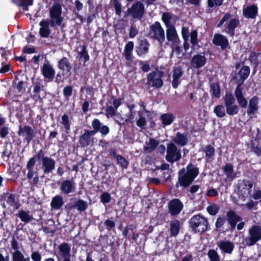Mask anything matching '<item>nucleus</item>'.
Returning <instances> with one entry per match:
<instances>
[{
    "instance_id": "nucleus-1",
    "label": "nucleus",
    "mask_w": 261,
    "mask_h": 261,
    "mask_svg": "<svg viewBox=\"0 0 261 261\" xmlns=\"http://www.w3.org/2000/svg\"><path fill=\"white\" fill-rule=\"evenodd\" d=\"M37 161L42 162L41 168L44 175L49 174L55 168V160L49 156H45V152L42 149L36 152L35 154L30 158L26 165L28 170L27 178L32 187H37L39 181L38 176L39 169L36 167L34 170V166Z\"/></svg>"
},
{
    "instance_id": "nucleus-2",
    "label": "nucleus",
    "mask_w": 261,
    "mask_h": 261,
    "mask_svg": "<svg viewBox=\"0 0 261 261\" xmlns=\"http://www.w3.org/2000/svg\"><path fill=\"white\" fill-rule=\"evenodd\" d=\"M62 10V6L59 3H56L49 9L50 19L47 20L43 19L39 22L41 27L39 34L41 37L47 38L49 36L50 33L49 25L53 28H57V27H61V28L65 27Z\"/></svg>"
},
{
    "instance_id": "nucleus-3",
    "label": "nucleus",
    "mask_w": 261,
    "mask_h": 261,
    "mask_svg": "<svg viewBox=\"0 0 261 261\" xmlns=\"http://www.w3.org/2000/svg\"><path fill=\"white\" fill-rule=\"evenodd\" d=\"M199 173V168L193 164L189 163L186 168H182L178 171V178L175 187H181L184 189L189 187Z\"/></svg>"
},
{
    "instance_id": "nucleus-4",
    "label": "nucleus",
    "mask_w": 261,
    "mask_h": 261,
    "mask_svg": "<svg viewBox=\"0 0 261 261\" xmlns=\"http://www.w3.org/2000/svg\"><path fill=\"white\" fill-rule=\"evenodd\" d=\"M250 71V69L249 66H243L238 72V74L240 75V78L237 82L238 85L234 90V94L238 103L242 109H246L248 106V100L244 95L242 85L249 76Z\"/></svg>"
},
{
    "instance_id": "nucleus-5",
    "label": "nucleus",
    "mask_w": 261,
    "mask_h": 261,
    "mask_svg": "<svg viewBox=\"0 0 261 261\" xmlns=\"http://www.w3.org/2000/svg\"><path fill=\"white\" fill-rule=\"evenodd\" d=\"M190 228L194 233H202L208 229L207 219L200 214L193 216L189 221Z\"/></svg>"
},
{
    "instance_id": "nucleus-6",
    "label": "nucleus",
    "mask_w": 261,
    "mask_h": 261,
    "mask_svg": "<svg viewBox=\"0 0 261 261\" xmlns=\"http://www.w3.org/2000/svg\"><path fill=\"white\" fill-rule=\"evenodd\" d=\"M147 37L156 40L161 46L163 45L165 40V31L160 22L156 21L149 27Z\"/></svg>"
},
{
    "instance_id": "nucleus-7",
    "label": "nucleus",
    "mask_w": 261,
    "mask_h": 261,
    "mask_svg": "<svg viewBox=\"0 0 261 261\" xmlns=\"http://www.w3.org/2000/svg\"><path fill=\"white\" fill-rule=\"evenodd\" d=\"M236 96L231 92H226L223 97V101L226 108V114L230 116L236 115L238 114L241 108L238 105H235Z\"/></svg>"
},
{
    "instance_id": "nucleus-8",
    "label": "nucleus",
    "mask_w": 261,
    "mask_h": 261,
    "mask_svg": "<svg viewBox=\"0 0 261 261\" xmlns=\"http://www.w3.org/2000/svg\"><path fill=\"white\" fill-rule=\"evenodd\" d=\"M249 236L243 239L242 244L244 246L254 245L261 240V226L258 225H253L249 229Z\"/></svg>"
},
{
    "instance_id": "nucleus-9",
    "label": "nucleus",
    "mask_w": 261,
    "mask_h": 261,
    "mask_svg": "<svg viewBox=\"0 0 261 261\" xmlns=\"http://www.w3.org/2000/svg\"><path fill=\"white\" fill-rule=\"evenodd\" d=\"M253 182L251 180L244 179L239 181L237 186V194L239 199L245 201L247 198L251 197Z\"/></svg>"
},
{
    "instance_id": "nucleus-10",
    "label": "nucleus",
    "mask_w": 261,
    "mask_h": 261,
    "mask_svg": "<svg viewBox=\"0 0 261 261\" xmlns=\"http://www.w3.org/2000/svg\"><path fill=\"white\" fill-rule=\"evenodd\" d=\"M181 158V150L178 148L177 146L172 142L167 144L166 155L165 156L166 161L171 164H173L179 161Z\"/></svg>"
},
{
    "instance_id": "nucleus-11",
    "label": "nucleus",
    "mask_w": 261,
    "mask_h": 261,
    "mask_svg": "<svg viewBox=\"0 0 261 261\" xmlns=\"http://www.w3.org/2000/svg\"><path fill=\"white\" fill-rule=\"evenodd\" d=\"M164 75V73L162 71L151 72L147 74V84L155 88H161L164 84V82L162 79Z\"/></svg>"
},
{
    "instance_id": "nucleus-12",
    "label": "nucleus",
    "mask_w": 261,
    "mask_h": 261,
    "mask_svg": "<svg viewBox=\"0 0 261 261\" xmlns=\"http://www.w3.org/2000/svg\"><path fill=\"white\" fill-rule=\"evenodd\" d=\"M145 13L144 5L140 1L133 4L130 8H128L124 17L130 15L133 18L141 20Z\"/></svg>"
},
{
    "instance_id": "nucleus-13",
    "label": "nucleus",
    "mask_w": 261,
    "mask_h": 261,
    "mask_svg": "<svg viewBox=\"0 0 261 261\" xmlns=\"http://www.w3.org/2000/svg\"><path fill=\"white\" fill-rule=\"evenodd\" d=\"M59 251L55 253L58 261H72L70 259V246L67 243H62L58 246Z\"/></svg>"
},
{
    "instance_id": "nucleus-14",
    "label": "nucleus",
    "mask_w": 261,
    "mask_h": 261,
    "mask_svg": "<svg viewBox=\"0 0 261 261\" xmlns=\"http://www.w3.org/2000/svg\"><path fill=\"white\" fill-rule=\"evenodd\" d=\"M226 218L224 215H220L216 219L215 222V230L221 233L233 232L230 225L227 223Z\"/></svg>"
},
{
    "instance_id": "nucleus-15",
    "label": "nucleus",
    "mask_w": 261,
    "mask_h": 261,
    "mask_svg": "<svg viewBox=\"0 0 261 261\" xmlns=\"http://www.w3.org/2000/svg\"><path fill=\"white\" fill-rule=\"evenodd\" d=\"M184 208V204L179 198H173L168 203V212L172 216L179 215Z\"/></svg>"
},
{
    "instance_id": "nucleus-16",
    "label": "nucleus",
    "mask_w": 261,
    "mask_h": 261,
    "mask_svg": "<svg viewBox=\"0 0 261 261\" xmlns=\"http://www.w3.org/2000/svg\"><path fill=\"white\" fill-rule=\"evenodd\" d=\"M0 200H4L7 204L14 210L19 208L20 205L19 200L16 198V194L8 191L0 195Z\"/></svg>"
},
{
    "instance_id": "nucleus-17",
    "label": "nucleus",
    "mask_w": 261,
    "mask_h": 261,
    "mask_svg": "<svg viewBox=\"0 0 261 261\" xmlns=\"http://www.w3.org/2000/svg\"><path fill=\"white\" fill-rule=\"evenodd\" d=\"M94 135L89 129H85L84 133L79 137V146L82 148L92 146L94 143Z\"/></svg>"
},
{
    "instance_id": "nucleus-18",
    "label": "nucleus",
    "mask_w": 261,
    "mask_h": 261,
    "mask_svg": "<svg viewBox=\"0 0 261 261\" xmlns=\"http://www.w3.org/2000/svg\"><path fill=\"white\" fill-rule=\"evenodd\" d=\"M92 130H89L94 135L98 132H100L102 137L108 135L110 132L109 127L106 125H102L98 119H94L91 123Z\"/></svg>"
},
{
    "instance_id": "nucleus-19",
    "label": "nucleus",
    "mask_w": 261,
    "mask_h": 261,
    "mask_svg": "<svg viewBox=\"0 0 261 261\" xmlns=\"http://www.w3.org/2000/svg\"><path fill=\"white\" fill-rule=\"evenodd\" d=\"M225 216L227 223L233 232L236 229L237 224L242 220V217L238 215L236 211L232 210L227 211Z\"/></svg>"
},
{
    "instance_id": "nucleus-20",
    "label": "nucleus",
    "mask_w": 261,
    "mask_h": 261,
    "mask_svg": "<svg viewBox=\"0 0 261 261\" xmlns=\"http://www.w3.org/2000/svg\"><path fill=\"white\" fill-rule=\"evenodd\" d=\"M17 134L19 136H25V140L29 144L35 137V133L32 128L29 125L22 126L19 125Z\"/></svg>"
},
{
    "instance_id": "nucleus-21",
    "label": "nucleus",
    "mask_w": 261,
    "mask_h": 261,
    "mask_svg": "<svg viewBox=\"0 0 261 261\" xmlns=\"http://www.w3.org/2000/svg\"><path fill=\"white\" fill-rule=\"evenodd\" d=\"M41 71L45 82H51L53 81L56 72L51 65L49 63L44 64L41 68Z\"/></svg>"
},
{
    "instance_id": "nucleus-22",
    "label": "nucleus",
    "mask_w": 261,
    "mask_h": 261,
    "mask_svg": "<svg viewBox=\"0 0 261 261\" xmlns=\"http://www.w3.org/2000/svg\"><path fill=\"white\" fill-rule=\"evenodd\" d=\"M212 42L214 45L220 46L222 50L226 49L229 46L228 38L226 36L218 33L214 34Z\"/></svg>"
},
{
    "instance_id": "nucleus-23",
    "label": "nucleus",
    "mask_w": 261,
    "mask_h": 261,
    "mask_svg": "<svg viewBox=\"0 0 261 261\" xmlns=\"http://www.w3.org/2000/svg\"><path fill=\"white\" fill-rule=\"evenodd\" d=\"M258 101L259 98L257 96H254L250 99L249 101L248 107L247 110V113L250 118L254 117L255 114L257 112L258 110Z\"/></svg>"
},
{
    "instance_id": "nucleus-24",
    "label": "nucleus",
    "mask_w": 261,
    "mask_h": 261,
    "mask_svg": "<svg viewBox=\"0 0 261 261\" xmlns=\"http://www.w3.org/2000/svg\"><path fill=\"white\" fill-rule=\"evenodd\" d=\"M184 74V71L180 66L177 67H174L172 70V86L173 88L176 89L178 88L179 85L180 84V78Z\"/></svg>"
},
{
    "instance_id": "nucleus-25",
    "label": "nucleus",
    "mask_w": 261,
    "mask_h": 261,
    "mask_svg": "<svg viewBox=\"0 0 261 261\" xmlns=\"http://www.w3.org/2000/svg\"><path fill=\"white\" fill-rule=\"evenodd\" d=\"M150 43L148 41L143 38L138 40V45L136 47V52L138 56L142 57L146 55L149 51Z\"/></svg>"
},
{
    "instance_id": "nucleus-26",
    "label": "nucleus",
    "mask_w": 261,
    "mask_h": 261,
    "mask_svg": "<svg viewBox=\"0 0 261 261\" xmlns=\"http://www.w3.org/2000/svg\"><path fill=\"white\" fill-rule=\"evenodd\" d=\"M60 189L62 193L68 195L75 191V183L72 179H66L62 182Z\"/></svg>"
},
{
    "instance_id": "nucleus-27",
    "label": "nucleus",
    "mask_w": 261,
    "mask_h": 261,
    "mask_svg": "<svg viewBox=\"0 0 261 261\" xmlns=\"http://www.w3.org/2000/svg\"><path fill=\"white\" fill-rule=\"evenodd\" d=\"M243 15L246 18L255 19L258 15V7L255 4L243 8Z\"/></svg>"
},
{
    "instance_id": "nucleus-28",
    "label": "nucleus",
    "mask_w": 261,
    "mask_h": 261,
    "mask_svg": "<svg viewBox=\"0 0 261 261\" xmlns=\"http://www.w3.org/2000/svg\"><path fill=\"white\" fill-rule=\"evenodd\" d=\"M57 67L63 72L66 73H70L72 70V67L70 63L69 60L65 57H63L57 63Z\"/></svg>"
},
{
    "instance_id": "nucleus-29",
    "label": "nucleus",
    "mask_w": 261,
    "mask_h": 261,
    "mask_svg": "<svg viewBox=\"0 0 261 261\" xmlns=\"http://www.w3.org/2000/svg\"><path fill=\"white\" fill-rule=\"evenodd\" d=\"M173 143L180 146L186 145L189 141L188 133H181L180 132H176L175 137L172 139Z\"/></svg>"
},
{
    "instance_id": "nucleus-30",
    "label": "nucleus",
    "mask_w": 261,
    "mask_h": 261,
    "mask_svg": "<svg viewBox=\"0 0 261 261\" xmlns=\"http://www.w3.org/2000/svg\"><path fill=\"white\" fill-rule=\"evenodd\" d=\"M218 246L221 249L222 254H231L234 248L233 243L230 241H221L218 243Z\"/></svg>"
},
{
    "instance_id": "nucleus-31",
    "label": "nucleus",
    "mask_w": 261,
    "mask_h": 261,
    "mask_svg": "<svg viewBox=\"0 0 261 261\" xmlns=\"http://www.w3.org/2000/svg\"><path fill=\"white\" fill-rule=\"evenodd\" d=\"M191 62L194 67L198 69L205 65L206 58L204 53L203 55L198 54L193 56Z\"/></svg>"
},
{
    "instance_id": "nucleus-32",
    "label": "nucleus",
    "mask_w": 261,
    "mask_h": 261,
    "mask_svg": "<svg viewBox=\"0 0 261 261\" xmlns=\"http://www.w3.org/2000/svg\"><path fill=\"white\" fill-rule=\"evenodd\" d=\"M201 151L205 153L204 159L207 162H212L214 160L215 154V149L210 144L205 145L201 149Z\"/></svg>"
},
{
    "instance_id": "nucleus-33",
    "label": "nucleus",
    "mask_w": 261,
    "mask_h": 261,
    "mask_svg": "<svg viewBox=\"0 0 261 261\" xmlns=\"http://www.w3.org/2000/svg\"><path fill=\"white\" fill-rule=\"evenodd\" d=\"M223 172L225 173L226 177L230 179V180H233L236 177V173L233 170V166L232 164L227 163L225 164L222 168Z\"/></svg>"
},
{
    "instance_id": "nucleus-34",
    "label": "nucleus",
    "mask_w": 261,
    "mask_h": 261,
    "mask_svg": "<svg viewBox=\"0 0 261 261\" xmlns=\"http://www.w3.org/2000/svg\"><path fill=\"white\" fill-rule=\"evenodd\" d=\"M64 203L63 197L61 195H57L53 197L50 202V207L52 210H58L63 206Z\"/></svg>"
},
{
    "instance_id": "nucleus-35",
    "label": "nucleus",
    "mask_w": 261,
    "mask_h": 261,
    "mask_svg": "<svg viewBox=\"0 0 261 261\" xmlns=\"http://www.w3.org/2000/svg\"><path fill=\"white\" fill-rule=\"evenodd\" d=\"M240 20L238 18H231L227 24L226 32L231 37L234 35L236 28L239 25Z\"/></svg>"
},
{
    "instance_id": "nucleus-36",
    "label": "nucleus",
    "mask_w": 261,
    "mask_h": 261,
    "mask_svg": "<svg viewBox=\"0 0 261 261\" xmlns=\"http://www.w3.org/2000/svg\"><path fill=\"white\" fill-rule=\"evenodd\" d=\"M160 119L163 126L171 125L175 119V116L172 113L163 114L160 116Z\"/></svg>"
},
{
    "instance_id": "nucleus-37",
    "label": "nucleus",
    "mask_w": 261,
    "mask_h": 261,
    "mask_svg": "<svg viewBox=\"0 0 261 261\" xmlns=\"http://www.w3.org/2000/svg\"><path fill=\"white\" fill-rule=\"evenodd\" d=\"M134 47V43L133 41H128L125 45L124 49V54L125 59L127 61H131L133 58L132 55Z\"/></svg>"
},
{
    "instance_id": "nucleus-38",
    "label": "nucleus",
    "mask_w": 261,
    "mask_h": 261,
    "mask_svg": "<svg viewBox=\"0 0 261 261\" xmlns=\"http://www.w3.org/2000/svg\"><path fill=\"white\" fill-rule=\"evenodd\" d=\"M60 123L62 125L65 134L67 135H69L70 133L71 121L69 119V116L67 114L64 113L62 116Z\"/></svg>"
},
{
    "instance_id": "nucleus-39",
    "label": "nucleus",
    "mask_w": 261,
    "mask_h": 261,
    "mask_svg": "<svg viewBox=\"0 0 261 261\" xmlns=\"http://www.w3.org/2000/svg\"><path fill=\"white\" fill-rule=\"evenodd\" d=\"M170 234L172 237L176 236L180 230V223L179 220L174 219L172 220L170 223Z\"/></svg>"
},
{
    "instance_id": "nucleus-40",
    "label": "nucleus",
    "mask_w": 261,
    "mask_h": 261,
    "mask_svg": "<svg viewBox=\"0 0 261 261\" xmlns=\"http://www.w3.org/2000/svg\"><path fill=\"white\" fill-rule=\"evenodd\" d=\"M261 53H256L252 50H250V54L248 58V60L250 63L253 65L254 69L253 72H255V68H257L259 65V62L258 59L259 56Z\"/></svg>"
},
{
    "instance_id": "nucleus-41",
    "label": "nucleus",
    "mask_w": 261,
    "mask_h": 261,
    "mask_svg": "<svg viewBox=\"0 0 261 261\" xmlns=\"http://www.w3.org/2000/svg\"><path fill=\"white\" fill-rule=\"evenodd\" d=\"M16 216L24 223L30 222L33 219L32 215H30L29 211L20 210L16 214Z\"/></svg>"
},
{
    "instance_id": "nucleus-42",
    "label": "nucleus",
    "mask_w": 261,
    "mask_h": 261,
    "mask_svg": "<svg viewBox=\"0 0 261 261\" xmlns=\"http://www.w3.org/2000/svg\"><path fill=\"white\" fill-rule=\"evenodd\" d=\"M146 146H144V150L147 152L151 153L154 150L159 144V142L154 138H150Z\"/></svg>"
},
{
    "instance_id": "nucleus-43",
    "label": "nucleus",
    "mask_w": 261,
    "mask_h": 261,
    "mask_svg": "<svg viewBox=\"0 0 261 261\" xmlns=\"http://www.w3.org/2000/svg\"><path fill=\"white\" fill-rule=\"evenodd\" d=\"M79 60L84 63V66H85V63L90 59L88 50L87 49V46L84 44L82 46V49L78 54Z\"/></svg>"
},
{
    "instance_id": "nucleus-44",
    "label": "nucleus",
    "mask_w": 261,
    "mask_h": 261,
    "mask_svg": "<svg viewBox=\"0 0 261 261\" xmlns=\"http://www.w3.org/2000/svg\"><path fill=\"white\" fill-rule=\"evenodd\" d=\"M11 1L17 6L22 7L24 11H28V7L32 6L33 3V0H11Z\"/></svg>"
},
{
    "instance_id": "nucleus-45",
    "label": "nucleus",
    "mask_w": 261,
    "mask_h": 261,
    "mask_svg": "<svg viewBox=\"0 0 261 261\" xmlns=\"http://www.w3.org/2000/svg\"><path fill=\"white\" fill-rule=\"evenodd\" d=\"M210 92L213 97L219 98L221 96V89L218 83H213L210 85Z\"/></svg>"
},
{
    "instance_id": "nucleus-46",
    "label": "nucleus",
    "mask_w": 261,
    "mask_h": 261,
    "mask_svg": "<svg viewBox=\"0 0 261 261\" xmlns=\"http://www.w3.org/2000/svg\"><path fill=\"white\" fill-rule=\"evenodd\" d=\"M214 112L218 118H222L226 116V108L225 105H218L215 107Z\"/></svg>"
},
{
    "instance_id": "nucleus-47",
    "label": "nucleus",
    "mask_w": 261,
    "mask_h": 261,
    "mask_svg": "<svg viewBox=\"0 0 261 261\" xmlns=\"http://www.w3.org/2000/svg\"><path fill=\"white\" fill-rule=\"evenodd\" d=\"M166 30V37L168 41L171 40L172 39L178 37L174 25H171L167 27Z\"/></svg>"
},
{
    "instance_id": "nucleus-48",
    "label": "nucleus",
    "mask_w": 261,
    "mask_h": 261,
    "mask_svg": "<svg viewBox=\"0 0 261 261\" xmlns=\"http://www.w3.org/2000/svg\"><path fill=\"white\" fill-rule=\"evenodd\" d=\"M13 261H31L29 257H24L20 250H17L12 253Z\"/></svg>"
},
{
    "instance_id": "nucleus-49",
    "label": "nucleus",
    "mask_w": 261,
    "mask_h": 261,
    "mask_svg": "<svg viewBox=\"0 0 261 261\" xmlns=\"http://www.w3.org/2000/svg\"><path fill=\"white\" fill-rule=\"evenodd\" d=\"M74 206H76V209L79 212H83L88 208V204L87 201L79 199L74 202Z\"/></svg>"
},
{
    "instance_id": "nucleus-50",
    "label": "nucleus",
    "mask_w": 261,
    "mask_h": 261,
    "mask_svg": "<svg viewBox=\"0 0 261 261\" xmlns=\"http://www.w3.org/2000/svg\"><path fill=\"white\" fill-rule=\"evenodd\" d=\"M117 164L122 169H126L129 165V162L122 155H118L116 159Z\"/></svg>"
},
{
    "instance_id": "nucleus-51",
    "label": "nucleus",
    "mask_w": 261,
    "mask_h": 261,
    "mask_svg": "<svg viewBox=\"0 0 261 261\" xmlns=\"http://www.w3.org/2000/svg\"><path fill=\"white\" fill-rule=\"evenodd\" d=\"M103 225L108 231H110L111 230L115 231L116 223L115 221L113 220V218L106 220L104 221Z\"/></svg>"
},
{
    "instance_id": "nucleus-52",
    "label": "nucleus",
    "mask_w": 261,
    "mask_h": 261,
    "mask_svg": "<svg viewBox=\"0 0 261 261\" xmlns=\"http://www.w3.org/2000/svg\"><path fill=\"white\" fill-rule=\"evenodd\" d=\"M198 32L197 30H194L190 33V41L192 44V48L193 49H195V46L198 43Z\"/></svg>"
},
{
    "instance_id": "nucleus-53",
    "label": "nucleus",
    "mask_w": 261,
    "mask_h": 261,
    "mask_svg": "<svg viewBox=\"0 0 261 261\" xmlns=\"http://www.w3.org/2000/svg\"><path fill=\"white\" fill-rule=\"evenodd\" d=\"M207 256L210 261H220V256L214 249H210L207 252Z\"/></svg>"
},
{
    "instance_id": "nucleus-54",
    "label": "nucleus",
    "mask_w": 261,
    "mask_h": 261,
    "mask_svg": "<svg viewBox=\"0 0 261 261\" xmlns=\"http://www.w3.org/2000/svg\"><path fill=\"white\" fill-rule=\"evenodd\" d=\"M172 18V16L169 12H164L162 15V20L166 27L172 25L170 24V20Z\"/></svg>"
},
{
    "instance_id": "nucleus-55",
    "label": "nucleus",
    "mask_w": 261,
    "mask_h": 261,
    "mask_svg": "<svg viewBox=\"0 0 261 261\" xmlns=\"http://www.w3.org/2000/svg\"><path fill=\"white\" fill-rule=\"evenodd\" d=\"M207 211L212 216H215L218 213L220 207L217 204L210 205L207 207Z\"/></svg>"
},
{
    "instance_id": "nucleus-56",
    "label": "nucleus",
    "mask_w": 261,
    "mask_h": 261,
    "mask_svg": "<svg viewBox=\"0 0 261 261\" xmlns=\"http://www.w3.org/2000/svg\"><path fill=\"white\" fill-rule=\"evenodd\" d=\"M117 110L113 106H107L105 110V115L107 118L113 117L116 115Z\"/></svg>"
},
{
    "instance_id": "nucleus-57",
    "label": "nucleus",
    "mask_w": 261,
    "mask_h": 261,
    "mask_svg": "<svg viewBox=\"0 0 261 261\" xmlns=\"http://www.w3.org/2000/svg\"><path fill=\"white\" fill-rule=\"evenodd\" d=\"M73 87L71 85L65 86L63 90V94L66 99L69 98L72 94Z\"/></svg>"
},
{
    "instance_id": "nucleus-58",
    "label": "nucleus",
    "mask_w": 261,
    "mask_h": 261,
    "mask_svg": "<svg viewBox=\"0 0 261 261\" xmlns=\"http://www.w3.org/2000/svg\"><path fill=\"white\" fill-rule=\"evenodd\" d=\"M100 202L103 204L109 203L111 200V196L108 192H103L100 196Z\"/></svg>"
},
{
    "instance_id": "nucleus-59",
    "label": "nucleus",
    "mask_w": 261,
    "mask_h": 261,
    "mask_svg": "<svg viewBox=\"0 0 261 261\" xmlns=\"http://www.w3.org/2000/svg\"><path fill=\"white\" fill-rule=\"evenodd\" d=\"M223 0H207V7L209 9L213 8L215 6H220L223 4Z\"/></svg>"
},
{
    "instance_id": "nucleus-60",
    "label": "nucleus",
    "mask_w": 261,
    "mask_h": 261,
    "mask_svg": "<svg viewBox=\"0 0 261 261\" xmlns=\"http://www.w3.org/2000/svg\"><path fill=\"white\" fill-rule=\"evenodd\" d=\"M139 65H141L140 69L144 72H147L150 70L149 65L146 61L140 60L138 61Z\"/></svg>"
},
{
    "instance_id": "nucleus-61",
    "label": "nucleus",
    "mask_w": 261,
    "mask_h": 261,
    "mask_svg": "<svg viewBox=\"0 0 261 261\" xmlns=\"http://www.w3.org/2000/svg\"><path fill=\"white\" fill-rule=\"evenodd\" d=\"M138 114L139 116V118L137 120L136 124L138 127L140 128H143L144 126L146 124V119L144 117L141 116L140 112H139Z\"/></svg>"
},
{
    "instance_id": "nucleus-62",
    "label": "nucleus",
    "mask_w": 261,
    "mask_h": 261,
    "mask_svg": "<svg viewBox=\"0 0 261 261\" xmlns=\"http://www.w3.org/2000/svg\"><path fill=\"white\" fill-rule=\"evenodd\" d=\"M114 5L116 14L120 16L122 12L121 4L118 0H114Z\"/></svg>"
},
{
    "instance_id": "nucleus-63",
    "label": "nucleus",
    "mask_w": 261,
    "mask_h": 261,
    "mask_svg": "<svg viewBox=\"0 0 261 261\" xmlns=\"http://www.w3.org/2000/svg\"><path fill=\"white\" fill-rule=\"evenodd\" d=\"M65 73L62 72V73L58 72L56 75H55V82L57 84H60L64 82V76L65 75Z\"/></svg>"
},
{
    "instance_id": "nucleus-64",
    "label": "nucleus",
    "mask_w": 261,
    "mask_h": 261,
    "mask_svg": "<svg viewBox=\"0 0 261 261\" xmlns=\"http://www.w3.org/2000/svg\"><path fill=\"white\" fill-rule=\"evenodd\" d=\"M31 257L33 261H41V255L39 251L32 252Z\"/></svg>"
}]
</instances>
